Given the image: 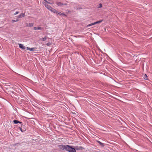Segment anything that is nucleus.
Listing matches in <instances>:
<instances>
[{
  "label": "nucleus",
  "mask_w": 152,
  "mask_h": 152,
  "mask_svg": "<svg viewBox=\"0 0 152 152\" xmlns=\"http://www.w3.org/2000/svg\"><path fill=\"white\" fill-rule=\"evenodd\" d=\"M66 151L69 152H76L75 149L69 145H66Z\"/></svg>",
  "instance_id": "1"
},
{
  "label": "nucleus",
  "mask_w": 152,
  "mask_h": 152,
  "mask_svg": "<svg viewBox=\"0 0 152 152\" xmlns=\"http://www.w3.org/2000/svg\"><path fill=\"white\" fill-rule=\"evenodd\" d=\"M74 148L75 150L76 149L77 150H82L83 149V148L82 147V146H75V147Z\"/></svg>",
  "instance_id": "2"
},
{
  "label": "nucleus",
  "mask_w": 152,
  "mask_h": 152,
  "mask_svg": "<svg viewBox=\"0 0 152 152\" xmlns=\"http://www.w3.org/2000/svg\"><path fill=\"white\" fill-rule=\"evenodd\" d=\"M52 12L56 13L57 15H58V13H59V12L56 10L55 9L53 8H52V9H51L50 10Z\"/></svg>",
  "instance_id": "3"
},
{
  "label": "nucleus",
  "mask_w": 152,
  "mask_h": 152,
  "mask_svg": "<svg viewBox=\"0 0 152 152\" xmlns=\"http://www.w3.org/2000/svg\"><path fill=\"white\" fill-rule=\"evenodd\" d=\"M66 145H61L60 146V148L62 150H64L65 149L66 150Z\"/></svg>",
  "instance_id": "4"
},
{
  "label": "nucleus",
  "mask_w": 152,
  "mask_h": 152,
  "mask_svg": "<svg viewBox=\"0 0 152 152\" xmlns=\"http://www.w3.org/2000/svg\"><path fill=\"white\" fill-rule=\"evenodd\" d=\"M45 6L49 10H50L51 9H52V7L50 5L48 4H46Z\"/></svg>",
  "instance_id": "5"
},
{
  "label": "nucleus",
  "mask_w": 152,
  "mask_h": 152,
  "mask_svg": "<svg viewBox=\"0 0 152 152\" xmlns=\"http://www.w3.org/2000/svg\"><path fill=\"white\" fill-rule=\"evenodd\" d=\"M27 49V50H29L30 51H35L36 50V48H30L27 47L26 48Z\"/></svg>",
  "instance_id": "6"
},
{
  "label": "nucleus",
  "mask_w": 152,
  "mask_h": 152,
  "mask_svg": "<svg viewBox=\"0 0 152 152\" xmlns=\"http://www.w3.org/2000/svg\"><path fill=\"white\" fill-rule=\"evenodd\" d=\"M25 16V13H22L20 14L18 17V18H20L22 17H24Z\"/></svg>",
  "instance_id": "7"
},
{
  "label": "nucleus",
  "mask_w": 152,
  "mask_h": 152,
  "mask_svg": "<svg viewBox=\"0 0 152 152\" xmlns=\"http://www.w3.org/2000/svg\"><path fill=\"white\" fill-rule=\"evenodd\" d=\"M19 45L20 48H21L23 50L25 49V47L24 46L23 44H19Z\"/></svg>",
  "instance_id": "8"
},
{
  "label": "nucleus",
  "mask_w": 152,
  "mask_h": 152,
  "mask_svg": "<svg viewBox=\"0 0 152 152\" xmlns=\"http://www.w3.org/2000/svg\"><path fill=\"white\" fill-rule=\"evenodd\" d=\"M13 122L15 124H17L18 123H20V124L21 123V122H20L17 120H14Z\"/></svg>",
  "instance_id": "9"
},
{
  "label": "nucleus",
  "mask_w": 152,
  "mask_h": 152,
  "mask_svg": "<svg viewBox=\"0 0 152 152\" xmlns=\"http://www.w3.org/2000/svg\"><path fill=\"white\" fill-rule=\"evenodd\" d=\"M56 4L58 6H61L62 5H63V3H61L60 2H56Z\"/></svg>",
  "instance_id": "10"
},
{
  "label": "nucleus",
  "mask_w": 152,
  "mask_h": 152,
  "mask_svg": "<svg viewBox=\"0 0 152 152\" xmlns=\"http://www.w3.org/2000/svg\"><path fill=\"white\" fill-rule=\"evenodd\" d=\"M33 25H34L33 23H29L28 24H27V26H29L30 27L33 26Z\"/></svg>",
  "instance_id": "11"
},
{
  "label": "nucleus",
  "mask_w": 152,
  "mask_h": 152,
  "mask_svg": "<svg viewBox=\"0 0 152 152\" xmlns=\"http://www.w3.org/2000/svg\"><path fill=\"white\" fill-rule=\"evenodd\" d=\"M58 14L59 15H60L61 16H64L66 17L67 15L65 14L61 13V12H59V13H58Z\"/></svg>",
  "instance_id": "12"
},
{
  "label": "nucleus",
  "mask_w": 152,
  "mask_h": 152,
  "mask_svg": "<svg viewBox=\"0 0 152 152\" xmlns=\"http://www.w3.org/2000/svg\"><path fill=\"white\" fill-rule=\"evenodd\" d=\"M103 21V20H102L96 22H94V24H96L98 23H101L102 21Z\"/></svg>",
  "instance_id": "13"
},
{
  "label": "nucleus",
  "mask_w": 152,
  "mask_h": 152,
  "mask_svg": "<svg viewBox=\"0 0 152 152\" xmlns=\"http://www.w3.org/2000/svg\"><path fill=\"white\" fill-rule=\"evenodd\" d=\"M47 39V37H44V38H42L41 40L42 41H45Z\"/></svg>",
  "instance_id": "14"
},
{
  "label": "nucleus",
  "mask_w": 152,
  "mask_h": 152,
  "mask_svg": "<svg viewBox=\"0 0 152 152\" xmlns=\"http://www.w3.org/2000/svg\"><path fill=\"white\" fill-rule=\"evenodd\" d=\"M77 10H80L82 9V7H77V6L76 7H74Z\"/></svg>",
  "instance_id": "15"
},
{
  "label": "nucleus",
  "mask_w": 152,
  "mask_h": 152,
  "mask_svg": "<svg viewBox=\"0 0 152 152\" xmlns=\"http://www.w3.org/2000/svg\"><path fill=\"white\" fill-rule=\"evenodd\" d=\"M97 142L100 145H101V146H104V144L102 143L101 142H100V141H97Z\"/></svg>",
  "instance_id": "16"
},
{
  "label": "nucleus",
  "mask_w": 152,
  "mask_h": 152,
  "mask_svg": "<svg viewBox=\"0 0 152 152\" xmlns=\"http://www.w3.org/2000/svg\"><path fill=\"white\" fill-rule=\"evenodd\" d=\"M144 78L145 80H147L148 79V76L146 74L144 75Z\"/></svg>",
  "instance_id": "17"
},
{
  "label": "nucleus",
  "mask_w": 152,
  "mask_h": 152,
  "mask_svg": "<svg viewBox=\"0 0 152 152\" xmlns=\"http://www.w3.org/2000/svg\"><path fill=\"white\" fill-rule=\"evenodd\" d=\"M95 25V24H94V23H91V24H89L87 26V27H89V26H91L92 25Z\"/></svg>",
  "instance_id": "18"
},
{
  "label": "nucleus",
  "mask_w": 152,
  "mask_h": 152,
  "mask_svg": "<svg viewBox=\"0 0 152 152\" xmlns=\"http://www.w3.org/2000/svg\"><path fill=\"white\" fill-rule=\"evenodd\" d=\"M102 4L100 3L99 4V7H98V8H101L102 7Z\"/></svg>",
  "instance_id": "19"
},
{
  "label": "nucleus",
  "mask_w": 152,
  "mask_h": 152,
  "mask_svg": "<svg viewBox=\"0 0 152 152\" xmlns=\"http://www.w3.org/2000/svg\"><path fill=\"white\" fill-rule=\"evenodd\" d=\"M42 28L40 27H37V29L38 30H41L42 29Z\"/></svg>",
  "instance_id": "20"
},
{
  "label": "nucleus",
  "mask_w": 152,
  "mask_h": 152,
  "mask_svg": "<svg viewBox=\"0 0 152 152\" xmlns=\"http://www.w3.org/2000/svg\"><path fill=\"white\" fill-rule=\"evenodd\" d=\"M45 1H46V2H47V3H49V4H51V3H50V2H48V1H47V0H44ZM48 1H50V0H48Z\"/></svg>",
  "instance_id": "21"
},
{
  "label": "nucleus",
  "mask_w": 152,
  "mask_h": 152,
  "mask_svg": "<svg viewBox=\"0 0 152 152\" xmlns=\"http://www.w3.org/2000/svg\"><path fill=\"white\" fill-rule=\"evenodd\" d=\"M17 21H18V20H12V22L13 23L15 22H16Z\"/></svg>",
  "instance_id": "22"
},
{
  "label": "nucleus",
  "mask_w": 152,
  "mask_h": 152,
  "mask_svg": "<svg viewBox=\"0 0 152 152\" xmlns=\"http://www.w3.org/2000/svg\"><path fill=\"white\" fill-rule=\"evenodd\" d=\"M19 13V12H16L14 14V15H15L16 14H18V13Z\"/></svg>",
  "instance_id": "23"
},
{
  "label": "nucleus",
  "mask_w": 152,
  "mask_h": 152,
  "mask_svg": "<svg viewBox=\"0 0 152 152\" xmlns=\"http://www.w3.org/2000/svg\"><path fill=\"white\" fill-rule=\"evenodd\" d=\"M46 45L48 46H49L50 45V43H47Z\"/></svg>",
  "instance_id": "24"
},
{
  "label": "nucleus",
  "mask_w": 152,
  "mask_h": 152,
  "mask_svg": "<svg viewBox=\"0 0 152 152\" xmlns=\"http://www.w3.org/2000/svg\"><path fill=\"white\" fill-rule=\"evenodd\" d=\"M34 30H36L37 29V27H34Z\"/></svg>",
  "instance_id": "25"
},
{
  "label": "nucleus",
  "mask_w": 152,
  "mask_h": 152,
  "mask_svg": "<svg viewBox=\"0 0 152 152\" xmlns=\"http://www.w3.org/2000/svg\"><path fill=\"white\" fill-rule=\"evenodd\" d=\"M19 129H20V130L22 132H23V131L22 130V128H19Z\"/></svg>",
  "instance_id": "26"
},
{
  "label": "nucleus",
  "mask_w": 152,
  "mask_h": 152,
  "mask_svg": "<svg viewBox=\"0 0 152 152\" xmlns=\"http://www.w3.org/2000/svg\"><path fill=\"white\" fill-rule=\"evenodd\" d=\"M67 5V4L66 3H65V4H63V5Z\"/></svg>",
  "instance_id": "27"
},
{
  "label": "nucleus",
  "mask_w": 152,
  "mask_h": 152,
  "mask_svg": "<svg viewBox=\"0 0 152 152\" xmlns=\"http://www.w3.org/2000/svg\"><path fill=\"white\" fill-rule=\"evenodd\" d=\"M70 12V11H68V12Z\"/></svg>",
  "instance_id": "28"
},
{
  "label": "nucleus",
  "mask_w": 152,
  "mask_h": 152,
  "mask_svg": "<svg viewBox=\"0 0 152 152\" xmlns=\"http://www.w3.org/2000/svg\"><path fill=\"white\" fill-rule=\"evenodd\" d=\"M105 55H107V54H105Z\"/></svg>",
  "instance_id": "29"
}]
</instances>
